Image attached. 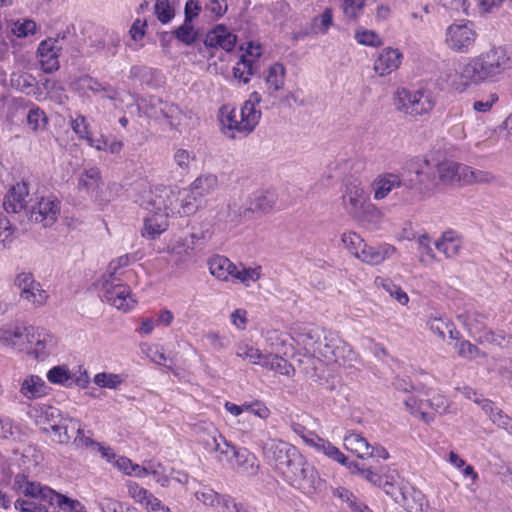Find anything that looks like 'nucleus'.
Wrapping results in <instances>:
<instances>
[{"label": "nucleus", "mask_w": 512, "mask_h": 512, "mask_svg": "<svg viewBox=\"0 0 512 512\" xmlns=\"http://www.w3.org/2000/svg\"><path fill=\"white\" fill-rule=\"evenodd\" d=\"M285 67L280 63H274L269 66L265 77L266 89L269 94H273L284 88L285 84Z\"/></svg>", "instance_id": "36"}, {"label": "nucleus", "mask_w": 512, "mask_h": 512, "mask_svg": "<svg viewBox=\"0 0 512 512\" xmlns=\"http://www.w3.org/2000/svg\"><path fill=\"white\" fill-rule=\"evenodd\" d=\"M20 392L30 400L41 398L47 394V385L40 376L30 375L23 380Z\"/></svg>", "instance_id": "34"}, {"label": "nucleus", "mask_w": 512, "mask_h": 512, "mask_svg": "<svg viewBox=\"0 0 512 512\" xmlns=\"http://www.w3.org/2000/svg\"><path fill=\"white\" fill-rule=\"evenodd\" d=\"M464 164L452 160H444L437 165V172L442 183L462 186V172Z\"/></svg>", "instance_id": "28"}, {"label": "nucleus", "mask_w": 512, "mask_h": 512, "mask_svg": "<svg viewBox=\"0 0 512 512\" xmlns=\"http://www.w3.org/2000/svg\"><path fill=\"white\" fill-rule=\"evenodd\" d=\"M275 204L273 193L266 192L253 198L250 202L249 210L253 212H269Z\"/></svg>", "instance_id": "54"}, {"label": "nucleus", "mask_w": 512, "mask_h": 512, "mask_svg": "<svg viewBox=\"0 0 512 512\" xmlns=\"http://www.w3.org/2000/svg\"><path fill=\"white\" fill-rule=\"evenodd\" d=\"M346 211L356 219L363 218L366 212L376 211V207L369 202L363 188L356 183H348L342 196Z\"/></svg>", "instance_id": "8"}, {"label": "nucleus", "mask_w": 512, "mask_h": 512, "mask_svg": "<svg viewBox=\"0 0 512 512\" xmlns=\"http://www.w3.org/2000/svg\"><path fill=\"white\" fill-rule=\"evenodd\" d=\"M236 355L253 365H260L261 367L266 365L265 359L268 357L266 353H262L258 348L244 342L237 344Z\"/></svg>", "instance_id": "38"}, {"label": "nucleus", "mask_w": 512, "mask_h": 512, "mask_svg": "<svg viewBox=\"0 0 512 512\" xmlns=\"http://www.w3.org/2000/svg\"><path fill=\"white\" fill-rule=\"evenodd\" d=\"M41 500H25L17 499L14 503V507L19 512H48V508L45 504L40 503Z\"/></svg>", "instance_id": "64"}, {"label": "nucleus", "mask_w": 512, "mask_h": 512, "mask_svg": "<svg viewBox=\"0 0 512 512\" xmlns=\"http://www.w3.org/2000/svg\"><path fill=\"white\" fill-rule=\"evenodd\" d=\"M15 485L21 493L35 500H52L55 494L49 487L43 486L38 482L29 481L24 475H17L15 477Z\"/></svg>", "instance_id": "19"}, {"label": "nucleus", "mask_w": 512, "mask_h": 512, "mask_svg": "<svg viewBox=\"0 0 512 512\" xmlns=\"http://www.w3.org/2000/svg\"><path fill=\"white\" fill-rule=\"evenodd\" d=\"M344 447L361 459L373 456V448L359 433L351 432L345 435Z\"/></svg>", "instance_id": "31"}, {"label": "nucleus", "mask_w": 512, "mask_h": 512, "mask_svg": "<svg viewBox=\"0 0 512 512\" xmlns=\"http://www.w3.org/2000/svg\"><path fill=\"white\" fill-rule=\"evenodd\" d=\"M341 240L345 248L357 259L358 255H360L364 247H366L365 240L354 231L344 232L341 236Z\"/></svg>", "instance_id": "47"}, {"label": "nucleus", "mask_w": 512, "mask_h": 512, "mask_svg": "<svg viewBox=\"0 0 512 512\" xmlns=\"http://www.w3.org/2000/svg\"><path fill=\"white\" fill-rule=\"evenodd\" d=\"M15 284L21 290V298L33 304L41 306L45 304L48 294L41 288V285L35 282L31 273H20L15 280Z\"/></svg>", "instance_id": "14"}, {"label": "nucleus", "mask_w": 512, "mask_h": 512, "mask_svg": "<svg viewBox=\"0 0 512 512\" xmlns=\"http://www.w3.org/2000/svg\"><path fill=\"white\" fill-rule=\"evenodd\" d=\"M402 60L403 54L399 49L386 47L378 53L373 69L381 77L388 76L399 69Z\"/></svg>", "instance_id": "16"}, {"label": "nucleus", "mask_w": 512, "mask_h": 512, "mask_svg": "<svg viewBox=\"0 0 512 512\" xmlns=\"http://www.w3.org/2000/svg\"><path fill=\"white\" fill-rule=\"evenodd\" d=\"M261 102L258 92L250 94L240 111L230 105H223L219 110L221 131L229 138L247 136L254 131L261 118V111L256 108Z\"/></svg>", "instance_id": "1"}, {"label": "nucleus", "mask_w": 512, "mask_h": 512, "mask_svg": "<svg viewBox=\"0 0 512 512\" xmlns=\"http://www.w3.org/2000/svg\"><path fill=\"white\" fill-rule=\"evenodd\" d=\"M195 497L205 506L215 508L217 512H230V508H235V501L231 496L220 495L208 486H203L197 490Z\"/></svg>", "instance_id": "17"}, {"label": "nucleus", "mask_w": 512, "mask_h": 512, "mask_svg": "<svg viewBox=\"0 0 512 512\" xmlns=\"http://www.w3.org/2000/svg\"><path fill=\"white\" fill-rule=\"evenodd\" d=\"M128 495L147 512H172L159 498L134 481L126 483Z\"/></svg>", "instance_id": "10"}, {"label": "nucleus", "mask_w": 512, "mask_h": 512, "mask_svg": "<svg viewBox=\"0 0 512 512\" xmlns=\"http://www.w3.org/2000/svg\"><path fill=\"white\" fill-rule=\"evenodd\" d=\"M270 463L290 486L308 463L296 447L278 442L272 447Z\"/></svg>", "instance_id": "3"}, {"label": "nucleus", "mask_w": 512, "mask_h": 512, "mask_svg": "<svg viewBox=\"0 0 512 512\" xmlns=\"http://www.w3.org/2000/svg\"><path fill=\"white\" fill-rule=\"evenodd\" d=\"M174 34L176 38L186 44L191 45L195 42L197 38V32L194 29V26L191 21V17L187 16L184 18V22L182 25H180L175 31Z\"/></svg>", "instance_id": "51"}, {"label": "nucleus", "mask_w": 512, "mask_h": 512, "mask_svg": "<svg viewBox=\"0 0 512 512\" xmlns=\"http://www.w3.org/2000/svg\"><path fill=\"white\" fill-rule=\"evenodd\" d=\"M208 268L211 275L216 279L224 282H232L237 266L225 256L213 255L208 260Z\"/></svg>", "instance_id": "23"}, {"label": "nucleus", "mask_w": 512, "mask_h": 512, "mask_svg": "<svg viewBox=\"0 0 512 512\" xmlns=\"http://www.w3.org/2000/svg\"><path fill=\"white\" fill-rule=\"evenodd\" d=\"M230 466L238 473L252 476L257 474L259 470V463L257 457L250 452L247 448H239L234 461Z\"/></svg>", "instance_id": "27"}, {"label": "nucleus", "mask_w": 512, "mask_h": 512, "mask_svg": "<svg viewBox=\"0 0 512 512\" xmlns=\"http://www.w3.org/2000/svg\"><path fill=\"white\" fill-rule=\"evenodd\" d=\"M154 12L157 19L162 24L169 23L175 16V11L169 0H156L154 5Z\"/></svg>", "instance_id": "61"}, {"label": "nucleus", "mask_w": 512, "mask_h": 512, "mask_svg": "<svg viewBox=\"0 0 512 512\" xmlns=\"http://www.w3.org/2000/svg\"><path fill=\"white\" fill-rule=\"evenodd\" d=\"M217 185L218 179L215 175H200L191 183L190 192L198 197H203L214 191Z\"/></svg>", "instance_id": "40"}, {"label": "nucleus", "mask_w": 512, "mask_h": 512, "mask_svg": "<svg viewBox=\"0 0 512 512\" xmlns=\"http://www.w3.org/2000/svg\"><path fill=\"white\" fill-rule=\"evenodd\" d=\"M130 260L131 257L129 254H124L116 259H113L107 267V271L103 276V280L122 279L121 277H123V280L129 281L133 275L131 270H126L130 264Z\"/></svg>", "instance_id": "33"}, {"label": "nucleus", "mask_w": 512, "mask_h": 512, "mask_svg": "<svg viewBox=\"0 0 512 512\" xmlns=\"http://www.w3.org/2000/svg\"><path fill=\"white\" fill-rule=\"evenodd\" d=\"M93 381L100 388L116 389L124 378L119 374L100 372L94 376Z\"/></svg>", "instance_id": "55"}, {"label": "nucleus", "mask_w": 512, "mask_h": 512, "mask_svg": "<svg viewBox=\"0 0 512 512\" xmlns=\"http://www.w3.org/2000/svg\"><path fill=\"white\" fill-rule=\"evenodd\" d=\"M435 246L437 250L442 252L447 258H452L459 254L462 242L461 239L450 230L442 234V237L436 241Z\"/></svg>", "instance_id": "35"}, {"label": "nucleus", "mask_w": 512, "mask_h": 512, "mask_svg": "<svg viewBox=\"0 0 512 512\" xmlns=\"http://www.w3.org/2000/svg\"><path fill=\"white\" fill-rule=\"evenodd\" d=\"M62 46L57 38H47L38 45L37 56L42 70L52 73L59 69Z\"/></svg>", "instance_id": "12"}, {"label": "nucleus", "mask_w": 512, "mask_h": 512, "mask_svg": "<svg viewBox=\"0 0 512 512\" xmlns=\"http://www.w3.org/2000/svg\"><path fill=\"white\" fill-rule=\"evenodd\" d=\"M478 34L473 23L463 20L449 25L445 32V44L455 53L466 54L475 45Z\"/></svg>", "instance_id": "5"}, {"label": "nucleus", "mask_w": 512, "mask_h": 512, "mask_svg": "<svg viewBox=\"0 0 512 512\" xmlns=\"http://www.w3.org/2000/svg\"><path fill=\"white\" fill-rule=\"evenodd\" d=\"M266 356L269 357L265 359L266 365H262L263 368L287 377L295 375V367L287 359L272 353H266Z\"/></svg>", "instance_id": "37"}, {"label": "nucleus", "mask_w": 512, "mask_h": 512, "mask_svg": "<svg viewBox=\"0 0 512 512\" xmlns=\"http://www.w3.org/2000/svg\"><path fill=\"white\" fill-rule=\"evenodd\" d=\"M91 147L98 151H105L111 154H119L124 147V143L117 139L109 141L108 139H105L103 136H101L96 140H91Z\"/></svg>", "instance_id": "56"}, {"label": "nucleus", "mask_w": 512, "mask_h": 512, "mask_svg": "<svg viewBox=\"0 0 512 512\" xmlns=\"http://www.w3.org/2000/svg\"><path fill=\"white\" fill-rule=\"evenodd\" d=\"M141 351L155 364L166 365L167 357L162 346L144 343L141 345Z\"/></svg>", "instance_id": "58"}, {"label": "nucleus", "mask_w": 512, "mask_h": 512, "mask_svg": "<svg viewBox=\"0 0 512 512\" xmlns=\"http://www.w3.org/2000/svg\"><path fill=\"white\" fill-rule=\"evenodd\" d=\"M474 402L481 405L482 410L489 416L491 421L504 429H508L507 425L511 422V418L498 409L489 399H474Z\"/></svg>", "instance_id": "39"}, {"label": "nucleus", "mask_w": 512, "mask_h": 512, "mask_svg": "<svg viewBox=\"0 0 512 512\" xmlns=\"http://www.w3.org/2000/svg\"><path fill=\"white\" fill-rule=\"evenodd\" d=\"M461 180L462 186L484 184L493 181L494 176L488 171L474 169L464 164Z\"/></svg>", "instance_id": "42"}, {"label": "nucleus", "mask_w": 512, "mask_h": 512, "mask_svg": "<svg viewBox=\"0 0 512 512\" xmlns=\"http://www.w3.org/2000/svg\"><path fill=\"white\" fill-rule=\"evenodd\" d=\"M426 326L441 341L446 339L445 331L448 332L450 339H460V331L457 330L454 322L447 317L430 316L426 321Z\"/></svg>", "instance_id": "22"}, {"label": "nucleus", "mask_w": 512, "mask_h": 512, "mask_svg": "<svg viewBox=\"0 0 512 512\" xmlns=\"http://www.w3.org/2000/svg\"><path fill=\"white\" fill-rule=\"evenodd\" d=\"M56 338L47 330L30 326L26 333V345L22 348L36 359L43 360L56 346Z\"/></svg>", "instance_id": "7"}, {"label": "nucleus", "mask_w": 512, "mask_h": 512, "mask_svg": "<svg viewBox=\"0 0 512 512\" xmlns=\"http://www.w3.org/2000/svg\"><path fill=\"white\" fill-rule=\"evenodd\" d=\"M28 327H15L11 329H4L0 331V340L3 344L12 347H20L21 349L26 345V333Z\"/></svg>", "instance_id": "41"}, {"label": "nucleus", "mask_w": 512, "mask_h": 512, "mask_svg": "<svg viewBox=\"0 0 512 512\" xmlns=\"http://www.w3.org/2000/svg\"><path fill=\"white\" fill-rule=\"evenodd\" d=\"M333 25V10L325 8L322 14L314 17L312 21V29L315 33L325 34Z\"/></svg>", "instance_id": "57"}, {"label": "nucleus", "mask_w": 512, "mask_h": 512, "mask_svg": "<svg viewBox=\"0 0 512 512\" xmlns=\"http://www.w3.org/2000/svg\"><path fill=\"white\" fill-rule=\"evenodd\" d=\"M147 475H152L155 481L162 487H168L170 484V477L166 474L160 462H147L146 465L141 468V474H139V478L145 477Z\"/></svg>", "instance_id": "44"}, {"label": "nucleus", "mask_w": 512, "mask_h": 512, "mask_svg": "<svg viewBox=\"0 0 512 512\" xmlns=\"http://www.w3.org/2000/svg\"><path fill=\"white\" fill-rule=\"evenodd\" d=\"M395 108L410 116L427 114L434 107L431 96L424 91H410L406 88L398 89L394 95Z\"/></svg>", "instance_id": "4"}, {"label": "nucleus", "mask_w": 512, "mask_h": 512, "mask_svg": "<svg viewBox=\"0 0 512 512\" xmlns=\"http://www.w3.org/2000/svg\"><path fill=\"white\" fill-rule=\"evenodd\" d=\"M254 68L255 64L248 60L247 56H241L233 68V76L235 79L246 84L250 81Z\"/></svg>", "instance_id": "49"}, {"label": "nucleus", "mask_w": 512, "mask_h": 512, "mask_svg": "<svg viewBox=\"0 0 512 512\" xmlns=\"http://www.w3.org/2000/svg\"><path fill=\"white\" fill-rule=\"evenodd\" d=\"M442 80L448 89L459 94L466 92L472 85H477L467 62L459 66L458 69H447Z\"/></svg>", "instance_id": "13"}, {"label": "nucleus", "mask_w": 512, "mask_h": 512, "mask_svg": "<svg viewBox=\"0 0 512 512\" xmlns=\"http://www.w3.org/2000/svg\"><path fill=\"white\" fill-rule=\"evenodd\" d=\"M137 201L141 207L152 213L166 211V205L162 198L156 195L150 188L144 189Z\"/></svg>", "instance_id": "43"}, {"label": "nucleus", "mask_w": 512, "mask_h": 512, "mask_svg": "<svg viewBox=\"0 0 512 512\" xmlns=\"http://www.w3.org/2000/svg\"><path fill=\"white\" fill-rule=\"evenodd\" d=\"M291 486L307 496H312L321 492L325 488L326 482L320 477L317 469L307 463Z\"/></svg>", "instance_id": "11"}, {"label": "nucleus", "mask_w": 512, "mask_h": 512, "mask_svg": "<svg viewBox=\"0 0 512 512\" xmlns=\"http://www.w3.org/2000/svg\"><path fill=\"white\" fill-rule=\"evenodd\" d=\"M29 185L20 181L12 185L4 196L3 208L7 213H19L27 208Z\"/></svg>", "instance_id": "15"}, {"label": "nucleus", "mask_w": 512, "mask_h": 512, "mask_svg": "<svg viewBox=\"0 0 512 512\" xmlns=\"http://www.w3.org/2000/svg\"><path fill=\"white\" fill-rule=\"evenodd\" d=\"M455 341L454 349L456 350L459 357L466 360H474L479 357H486L484 352H482L470 341L463 339L461 334L460 339Z\"/></svg>", "instance_id": "46"}, {"label": "nucleus", "mask_w": 512, "mask_h": 512, "mask_svg": "<svg viewBox=\"0 0 512 512\" xmlns=\"http://www.w3.org/2000/svg\"><path fill=\"white\" fill-rule=\"evenodd\" d=\"M356 41L364 46L380 47L383 45L382 38L373 30L359 28L355 31Z\"/></svg>", "instance_id": "53"}, {"label": "nucleus", "mask_w": 512, "mask_h": 512, "mask_svg": "<svg viewBox=\"0 0 512 512\" xmlns=\"http://www.w3.org/2000/svg\"><path fill=\"white\" fill-rule=\"evenodd\" d=\"M101 290L105 301L120 311L129 312L137 305L130 286L122 283V279H104Z\"/></svg>", "instance_id": "6"}, {"label": "nucleus", "mask_w": 512, "mask_h": 512, "mask_svg": "<svg viewBox=\"0 0 512 512\" xmlns=\"http://www.w3.org/2000/svg\"><path fill=\"white\" fill-rule=\"evenodd\" d=\"M399 476L396 472L388 473L384 476H381L379 479V486L383 488L385 493L395 500H397L398 492H399Z\"/></svg>", "instance_id": "59"}, {"label": "nucleus", "mask_w": 512, "mask_h": 512, "mask_svg": "<svg viewBox=\"0 0 512 512\" xmlns=\"http://www.w3.org/2000/svg\"><path fill=\"white\" fill-rule=\"evenodd\" d=\"M423 395L426 397V402L434 416L453 412V402L440 389L428 388L423 392Z\"/></svg>", "instance_id": "26"}, {"label": "nucleus", "mask_w": 512, "mask_h": 512, "mask_svg": "<svg viewBox=\"0 0 512 512\" xmlns=\"http://www.w3.org/2000/svg\"><path fill=\"white\" fill-rule=\"evenodd\" d=\"M47 379L52 384L65 385L71 380V374L65 366H54L47 372Z\"/></svg>", "instance_id": "63"}, {"label": "nucleus", "mask_w": 512, "mask_h": 512, "mask_svg": "<svg viewBox=\"0 0 512 512\" xmlns=\"http://www.w3.org/2000/svg\"><path fill=\"white\" fill-rule=\"evenodd\" d=\"M169 227L168 213L154 212L151 216L144 219L141 235L147 239H156L164 233Z\"/></svg>", "instance_id": "24"}, {"label": "nucleus", "mask_w": 512, "mask_h": 512, "mask_svg": "<svg viewBox=\"0 0 512 512\" xmlns=\"http://www.w3.org/2000/svg\"><path fill=\"white\" fill-rule=\"evenodd\" d=\"M37 25L31 19H18L13 22L11 31L18 38H24L35 34Z\"/></svg>", "instance_id": "60"}, {"label": "nucleus", "mask_w": 512, "mask_h": 512, "mask_svg": "<svg viewBox=\"0 0 512 512\" xmlns=\"http://www.w3.org/2000/svg\"><path fill=\"white\" fill-rule=\"evenodd\" d=\"M400 185L401 180L398 175L392 173L381 174L372 183L374 198L376 200L384 199L394 188L400 187Z\"/></svg>", "instance_id": "32"}, {"label": "nucleus", "mask_w": 512, "mask_h": 512, "mask_svg": "<svg viewBox=\"0 0 512 512\" xmlns=\"http://www.w3.org/2000/svg\"><path fill=\"white\" fill-rule=\"evenodd\" d=\"M302 438L306 444L313 447L317 452L323 453L325 456L341 465H346L347 457L328 440L319 437L313 432H308L303 435Z\"/></svg>", "instance_id": "18"}, {"label": "nucleus", "mask_w": 512, "mask_h": 512, "mask_svg": "<svg viewBox=\"0 0 512 512\" xmlns=\"http://www.w3.org/2000/svg\"><path fill=\"white\" fill-rule=\"evenodd\" d=\"M405 407L412 416L418 418L425 424L434 422V414L426 411L429 405L426 402V397L423 395V392L421 395L409 396L405 400Z\"/></svg>", "instance_id": "30"}, {"label": "nucleus", "mask_w": 512, "mask_h": 512, "mask_svg": "<svg viewBox=\"0 0 512 512\" xmlns=\"http://www.w3.org/2000/svg\"><path fill=\"white\" fill-rule=\"evenodd\" d=\"M48 123V119L39 107L33 105L27 115V124L33 130L37 131L40 128H44Z\"/></svg>", "instance_id": "62"}, {"label": "nucleus", "mask_w": 512, "mask_h": 512, "mask_svg": "<svg viewBox=\"0 0 512 512\" xmlns=\"http://www.w3.org/2000/svg\"><path fill=\"white\" fill-rule=\"evenodd\" d=\"M61 203L56 196L41 197L32 207L30 218L43 227L53 225L60 214Z\"/></svg>", "instance_id": "9"}, {"label": "nucleus", "mask_w": 512, "mask_h": 512, "mask_svg": "<svg viewBox=\"0 0 512 512\" xmlns=\"http://www.w3.org/2000/svg\"><path fill=\"white\" fill-rule=\"evenodd\" d=\"M70 126L78 138L85 140L91 147V140L96 139L93 138L91 134L90 124L88 123L86 117L81 114L77 115L75 118L71 119Z\"/></svg>", "instance_id": "48"}, {"label": "nucleus", "mask_w": 512, "mask_h": 512, "mask_svg": "<svg viewBox=\"0 0 512 512\" xmlns=\"http://www.w3.org/2000/svg\"><path fill=\"white\" fill-rule=\"evenodd\" d=\"M80 426H82L80 420L65 416L60 419L58 424L52 425L51 430L57 443L67 444L72 437V433H77L80 430Z\"/></svg>", "instance_id": "29"}, {"label": "nucleus", "mask_w": 512, "mask_h": 512, "mask_svg": "<svg viewBox=\"0 0 512 512\" xmlns=\"http://www.w3.org/2000/svg\"><path fill=\"white\" fill-rule=\"evenodd\" d=\"M374 284L378 288H382L387 291L392 297H394L400 304L406 305L409 302V297L402 288L392 282V280L384 277H376Z\"/></svg>", "instance_id": "45"}, {"label": "nucleus", "mask_w": 512, "mask_h": 512, "mask_svg": "<svg viewBox=\"0 0 512 512\" xmlns=\"http://www.w3.org/2000/svg\"><path fill=\"white\" fill-rule=\"evenodd\" d=\"M261 277V267L255 268H236V273L233 276L232 282L242 283L244 286L249 287L251 282H256Z\"/></svg>", "instance_id": "52"}, {"label": "nucleus", "mask_w": 512, "mask_h": 512, "mask_svg": "<svg viewBox=\"0 0 512 512\" xmlns=\"http://www.w3.org/2000/svg\"><path fill=\"white\" fill-rule=\"evenodd\" d=\"M215 447L216 449L214 452L216 453L217 460L229 465L234 461V457L239 449L228 442L224 436L220 438V440L218 439V444Z\"/></svg>", "instance_id": "50"}, {"label": "nucleus", "mask_w": 512, "mask_h": 512, "mask_svg": "<svg viewBox=\"0 0 512 512\" xmlns=\"http://www.w3.org/2000/svg\"><path fill=\"white\" fill-rule=\"evenodd\" d=\"M396 251V247L388 243H382L377 246H370L366 243V247L358 255V259L368 265H380L385 260L391 258Z\"/></svg>", "instance_id": "20"}, {"label": "nucleus", "mask_w": 512, "mask_h": 512, "mask_svg": "<svg viewBox=\"0 0 512 512\" xmlns=\"http://www.w3.org/2000/svg\"><path fill=\"white\" fill-rule=\"evenodd\" d=\"M101 184L102 178L100 170L96 167H92L81 173L77 188L80 192H84L93 198L94 201H98V190Z\"/></svg>", "instance_id": "25"}, {"label": "nucleus", "mask_w": 512, "mask_h": 512, "mask_svg": "<svg viewBox=\"0 0 512 512\" xmlns=\"http://www.w3.org/2000/svg\"><path fill=\"white\" fill-rule=\"evenodd\" d=\"M467 64L476 84L494 82L512 66V51L505 46H493L488 51L470 57Z\"/></svg>", "instance_id": "2"}, {"label": "nucleus", "mask_w": 512, "mask_h": 512, "mask_svg": "<svg viewBox=\"0 0 512 512\" xmlns=\"http://www.w3.org/2000/svg\"><path fill=\"white\" fill-rule=\"evenodd\" d=\"M237 42L235 34L230 32L225 26L217 25L206 36L205 44L209 47L221 48L226 52L234 49Z\"/></svg>", "instance_id": "21"}]
</instances>
